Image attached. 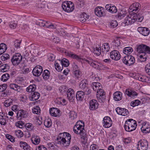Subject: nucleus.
I'll list each match as a JSON object with an SVG mask.
<instances>
[{
  "mask_svg": "<svg viewBox=\"0 0 150 150\" xmlns=\"http://www.w3.org/2000/svg\"><path fill=\"white\" fill-rule=\"evenodd\" d=\"M146 54H141L139 56V59L140 62H143L146 61Z\"/></svg>",
  "mask_w": 150,
  "mask_h": 150,
  "instance_id": "46",
  "label": "nucleus"
},
{
  "mask_svg": "<svg viewBox=\"0 0 150 150\" xmlns=\"http://www.w3.org/2000/svg\"><path fill=\"white\" fill-rule=\"evenodd\" d=\"M91 86L93 90L97 92L102 88L101 84L98 82L93 83Z\"/></svg>",
  "mask_w": 150,
  "mask_h": 150,
  "instance_id": "32",
  "label": "nucleus"
},
{
  "mask_svg": "<svg viewBox=\"0 0 150 150\" xmlns=\"http://www.w3.org/2000/svg\"><path fill=\"white\" fill-rule=\"evenodd\" d=\"M85 92L81 91H77L76 94V98L78 101H82L84 98Z\"/></svg>",
  "mask_w": 150,
  "mask_h": 150,
  "instance_id": "25",
  "label": "nucleus"
},
{
  "mask_svg": "<svg viewBox=\"0 0 150 150\" xmlns=\"http://www.w3.org/2000/svg\"><path fill=\"white\" fill-rule=\"evenodd\" d=\"M138 18L139 21L141 22L143 20V17L142 16L140 17L139 15L138 16L136 13H134V15L133 14L131 13L129 15L127 16L124 20V22L126 25H128L134 23Z\"/></svg>",
  "mask_w": 150,
  "mask_h": 150,
  "instance_id": "3",
  "label": "nucleus"
},
{
  "mask_svg": "<svg viewBox=\"0 0 150 150\" xmlns=\"http://www.w3.org/2000/svg\"><path fill=\"white\" fill-rule=\"evenodd\" d=\"M112 125V122H103V126L105 128H108L110 127Z\"/></svg>",
  "mask_w": 150,
  "mask_h": 150,
  "instance_id": "63",
  "label": "nucleus"
},
{
  "mask_svg": "<svg viewBox=\"0 0 150 150\" xmlns=\"http://www.w3.org/2000/svg\"><path fill=\"white\" fill-rule=\"evenodd\" d=\"M32 112L35 114H39L40 112V109L38 106H36L32 110Z\"/></svg>",
  "mask_w": 150,
  "mask_h": 150,
  "instance_id": "45",
  "label": "nucleus"
},
{
  "mask_svg": "<svg viewBox=\"0 0 150 150\" xmlns=\"http://www.w3.org/2000/svg\"><path fill=\"white\" fill-rule=\"evenodd\" d=\"M145 69L146 72L150 76V63L146 65Z\"/></svg>",
  "mask_w": 150,
  "mask_h": 150,
  "instance_id": "60",
  "label": "nucleus"
},
{
  "mask_svg": "<svg viewBox=\"0 0 150 150\" xmlns=\"http://www.w3.org/2000/svg\"><path fill=\"white\" fill-rule=\"evenodd\" d=\"M126 16V13H124L123 11H121L120 12L118 13L117 17L119 19H121Z\"/></svg>",
  "mask_w": 150,
  "mask_h": 150,
  "instance_id": "59",
  "label": "nucleus"
},
{
  "mask_svg": "<svg viewBox=\"0 0 150 150\" xmlns=\"http://www.w3.org/2000/svg\"><path fill=\"white\" fill-rule=\"evenodd\" d=\"M65 53L66 55L69 57L78 61H80L81 60V58L80 57L70 51H66L65 52Z\"/></svg>",
  "mask_w": 150,
  "mask_h": 150,
  "instance_id": "27",
  "label": "nucleus"
},
{
  "mask_svg": "<svg viewBox=\"0 0 150 150\" xmlns=\"http://www.w3.org/2000/svg\"><path fill=\"white\" fill-rule=\"evenodd\" d=\"M12 103L11 99H8L5 100L4 102V105L5 107H8L10 106Z\"/></svg>",
  "mask_w": 150,
  "mask_h": 150,
  "instance_id": "56",
  "label": "nucleus"
},
{
  "mask_svg": "<svg viewBox=\"0 0 150 150\" xmlns=\"http://www.w3.org/2000/svg\"><path fill=\"white\" fill-rule=\"evenodd\" d=\"M9 69V66L6 64H3L0 67V71L2 72L7 71Z\"/></svg>",
  "mask_w": 150,
  "mask_h": 150,
  "instance_id": "41",
  "label": "nucleus"
},
{
  "mask_svg": "<svg viewBox=\"0 0 150 150\" xmlns=\"http://www.w3.org/2000/svg\"><path fill=\"white\" fill-rule=\"evenodd\" d=\"M148 123L146 122L141 128L142 132L144 133H147L150 132V125L148 124Z\"/></svg>",
  "mask_w": 150,
  "mask_h": 150,
  "instance_id": "26",
  "label": "nucleus"
},
{
  "mask_svg": "<svg viewBox=\"0 0 150 150\" xmlns=\"http://www.w3.org/2000/svg\"><path fill=\"white\" fill-rule=\"evenodd\" d=\"M15 134L18 138H21L23 136L22 132L19 130H16L15 132Z\"/></svg>",
  "mask_w": 150,
  "mask_h": 150,
  "instance_id": "50",
  "label": "nucleus"
},
{
  "mask_svg": "<svg viewBox=\"0 0 150 150\" xmlns=\"http://www.w3.org/2000/svg\"><path fill=\"white\" fill-rule=\"evenodd\" d=\"M137 30L141 34L144 36L148 35L150 32L149 29L145 27H138L137 28Z\"/></svg>",
  "mask_w": 150,
  "mask_h": 150,
  "instance_id": "20",
  "label": "nucleus"
},
{
  "mask_svg": "<svg viewBox=\"0 0 150 150\" xmlns=\"http://www.w3.org/2000/svg\"><path fill=\"white\" fill-rule=\"evenodd\" d=\"M9 77V75L8 74L6 73L2 75L1 77V79L2 81H6L8 79Z\"/></svg>",
  "mask_w": 150,
  "mask_h": 150,
  "instance_id": "47",
  "label": "nucleus"
},
{
  "mask_svg": "<svg viewBox=\"0 0 150 150\" xmlns=\"http://www.w3.org/2000/svg\"><path fill=\"white\" fill-rule=\"evenodd\" d=\"M102 49L103 52H108L110 50V47L109 44L108 43H104L102 46Z\"/></svg>",
  "mask_w": 150,
  "mask_h": 150,
  "instance_id": "40",
  "label": "nucleus"
},
{
  "mask_svg": "<svg viewBox=\"0 0 150 150\" xmlns=\"http://www.w3.org/2000/svg\"><path fill=\"white\" fill-rule=\"evenodd\" d=\"M137 51L139 53L143 54H150V47L145 45H140L138 46Z\"/></svg>",
  "mask_w": 150,
  "mask_h": 150,
  "instance_id": "6",
  "label": "nucleus"
},
{
  "mask_svg": "<svg viewBox=\"0 0 150 150\" xmlns=\"http://www.w3.org/2000/svg\"><path fill=\"white\" fill-rule=\"evenodd\" d=\"M81 124L80 122H76L74 127L73 131L76 134H80L82 143L86 144L87 142V138L84 129V122H81Z\"/></svg>",
  "mask_w": 150,
  "mask_h": 150,
  "instance_id": "1",
  "label": "nucleus"
},
{
  "mask_svg": "<svg viewBox=\"0 0 150 150\" xmlns=\"http://www.w3.org/2000/svg\"><path fill=\"white\" fill-rule=\"evenodd\" d=\"M95 14L98 17L104 16H105V9L101 7H97L94 10Z\"/></svg>",
  "mask_w": 150,
  "mask_h": 150,
  "instance_id": "13",
  "label": "nucleus"
},
{
  "mask_svg": "<svg viewBox=\"0 0 150 150\" xmlns=\"http://www.w3.org/2000/svg\"><path fill=\"white\" fill-rule=\"evenodd\" d=\"M117 23L116 21L113 20L111 21L109 25L110 28H114L116 27L117 26Z\"/></svg>",
  "mask_w": 150,
  "mask_h": 150,
  "instance_id": "48",
  "label": "nucleus"
},
{
  "mask_svg": "<svg viewBox=\"0 0 150 150\" xmlns=\"http://www.w3.org/2000/svg\"><path fill=\"white\" fill-rule=\"evenodd\" d=\"M74 74L76 77L78 79L81 76V72L79 70H76L74 71Z\"/></svg>",
  "mask_w": 150,
  "mask_h": 150,
  "instance_id": "57",
  "label": "nucleus"
},
{
  "mask_svg": "<svg viewBox=\"0 0 150 150\" xmlns=\"http://www.w3.org/2000/svg\"><path fill=\"white\" fill-rule=\"evenodd\" d=\"M17 25V23L16 21H12L9 23V27L11 29H15L16 28Z\"/></svg>",
  "mask_w": 150,
  "mask_h": 150,
  "instance_id": "53",
  "label": "nucleus"
},
{
  "mask_svg": "<svg viewBox=\"0 0 150 150\" xmlns=\"http://www.w3.org/2000/svg\"><path fill=\"white\" fill-rule=\"evenodd\" d=\"M121 44L120 40L119 38H116L112 42V45L113 46L119 47Z\"/></svg>",
  "mask_w": 150,
  "mask_h": 150,
  "instance_id": "42",
  "label": "nucleus"
},
{
  "mask_svg": "<svg viewBox=\"0 0 150 150\" xmlns=\"http://www.w3.org/2000/svg\"><path fill=\"white\" fill-rule=\"evenodd\" d=\"M61 62L62 66L65 67L68 66L69 64V61L65 58L62 59L61 60Z\"/></svg>",
  "mask_w": 150,
  "mask_h": 150,
  "instance_id": "44",
  "label": "nucleus"
},
{
  "mask_svg": "<svg viewBox=\"0 0 150 150\" xmlns=\"http://www.w3.org/2000/svg\"><path fill=\"white\" fill-rule=\"evenodd\" d=\"M62 8L64 11L68 13L70 12L73 11L74 8V4L69 1H65L62 4Z\"/></svg>",
  "mask_w": 150,
  "mask_h": 150,
  "instance_id": "4",
  "label": "nucleus"
},
{
  "mask_svg": "<svg viewBox=\"0 0 150 150\" xmlns=\"http://www.w3.org/2000/svg\"><path fill=\"white\" fill-rule=\"evenodd\" d=\"M30 99L31 101H34L38 100L40 96V93L37 92H34L31 94Z\"/></svg>",
  "mask_w": 150,
  "mask_h": 150,
  "instance_id": "29",
  "label": "nucleus"
},
{
  "mask_svg": "<svg viewBox=\"0 0 150 150\" xmlns=\"http://www.w3.org/2000/svg\"><path fill=\"white\" fill-rule=\"evenodd\" d=\"M137 126V122H134L133 124L132 122L128 123L125 122L124 125V128L125 130L128 132H131L135 130Z\"/></svg>",
  "mask_w": 150,
  "mask_h": 150,
  "instance_id": "12",
  "label": "nucleus"
},
{
  "mask_svg": "<svg viewBox=\"0 0 150 150\" xmlns=\"http://www.w3.org/2000/svg\"><path fill=\"white\" fill-rule=\"evenodd\" d=\"M10 56L7 54L5 53L3 54L1 57V59L3 61L6 60L8 59H9Z\"/></svg>",
  "mask_w": 150,
  "mask_h": 150,
  "instance_id": "52",
  "label": "nucleus"
},
{
  "mask_svg": "<svg viewBox=\"0 0 150 150\" xmlns=\"http://www.w3.org/2000/svg\"><path fill=\"white\" fill-rule=\"evenodd\" d=\"M36 89V86L35 84L30 85L26 88V91L28 92H33Z\"/></svg>",
  "mask_w": 150,
  "mask_h": 150,
  "instance_id": "38",
  "label": "nucleus"
},
{
  "mask_svg": "<svg viewBox=\"0 0 150 150\" xmlns=\"http://www.w3.org/2000/svg\"><path fill=\"white\" fill-rule=\"evenodd\" d=\"M140 103V101L138 100H136L132 101L130 103V105L133 107L139 105Z\"/></svg>",
  "mask_w": 150,
  "mask_h": 150,
  "instance_id": "51",
  "label": "nucleus"
},
{
  "mask_svg": "<svg viewBox=\"0 0 150 150\" xmlns=\"http://www.w3.org/2000/svg\"><path fill=\"white\" fill-rule=\"evenodd\" d=\"M21 40H16L14 42V47L17 48H20V45L21 43Z\"/></svg>",
  "mask_w": 150,
  "mask_h": 150,
  "instance_id": "54",
  "label": "nucleus"
},
{
  "mask_svg": "<svg viewBox=\"0 0 150 150\" xmlns=\"http://www.w3.org/2000/svg\"><path fill=\"white\" fill-rule=\"evenodd\" d=\"M22 57L19 53H16L13 54L11 60V62L13 65H18L22 61Z\"/></svg>",
  "mask_w": 150,
  "mask_h": 150,
  "instance_id": "8",
  "label": "nucleus"
},
{
  "mask_svg": "<svg viewBox=\"0 0 150 150\" xmlns=\"http://www.w3.org/2000/svg\"><path fill=\"white\" fill-rule=\"evenodd\" d=\"M27 116V114L23 110H19L17 113V119L19 120H21L23 118H26Z\"/></svg>",
  "mask_w": 150,
  "mask_h": 150,
  "instance_id": "21",
  "label": "nucleus"
},
{
  "mask_svg": "<svg viewBox=\"0 0 150 150\" xmlns=\"http://www.w3.org/2000/svg\"><path fill=\"white\" fill-rule=\"evenodd\" d=\"M126 94L129 97L133 98L138 95V93L134 90L130 88H128L126 90Z\"/></svg>",
  "mask_w": 150,
  "mask_h": 150,
  "instance_id": "22",
  "label": "nucleus"
},
{
  "mask_svg": "<svg viewBox=\"0 0 150 150\" xmlns=\"http://www.w3.org/2000/svg\"><path fill=\"white\" fill-rule=\"evenodd\" d=\"M36 150H47V149L42 145H40L36 148Z\"/></svg>",
  "mask_w": 150,
  "mask_h": 150,
  "instance_id": "64",
  "label": "nucleus"
},
{
  "mask_svg": "<svg viewBox=\"0 0 150 150\" xmlns=\"http://www.w3.org/2000/svg\"><path fill=\"white\" fill-rule=\"evenodd\" d=\"M86 61L90 65L96 69H102V67L99 65V63L92 59L86 60Z\"/></svg>",
  "mask_w": 150,
  "mask_h": 150,
  "instance_id": "17",
  "label": "nucleus"
},
{
  "mask_svg": "<svg viewBox=\"0 0 150 150\" xmlns=\"http://www.w3.org/2000/svg\"><path fill=\"white\" fill-rule=\"evenodd\" d=\"M148 146L147 140L141 139L138 142L137 148V150H147Z\"/></svg>",
  "mask_w": 150,
  "mask_h": 150,
  "instance_id": "9",
  "label": "nucleus"
},
{
  "mask_svg": "<svg viewBox=\"0 0 150 150\" xmlns=\"http://www.w3.org/2000/svg\"><path fill=\"white\" fill-rule=\"evenodd\" d=\"M19 145L21 148L24 150H30V147L25 142H20Z\"/></svg>",
  "mask_w": 150,
  "mask_h": 150,
  "instance_id": "34",
  "label": "nucleus"
},
{
  "mask_svg": "<svg viewBox=\"0 0 150 150\" xmlns=\"http://www.w3.org/2000/svg\"><path fill=\"white\" fill-rule=\"evenodd\" d=\"M132 48L130 47H127L124 48L123 52L126 54H130L133 52Z\"/></svg>",
  "mask_w": 150,
  "mask_h": 150,
  "instance_id": "36",
  "label": "nucleus"
},
{
  "mask_svg": "<svg viewBox=\"0 0 150 150\" xmlns=\"http://www.w3.org/2000/svg\"><path fill=\"white\" fill-rule=\"evenodd\" d=\"M46 22V21L40 20L39 21L37 22V24L40 26L44 27L45 26V23Z\"/></svg>",
  "mask_w": 150,
  "mask_h": 150,
  "instance_id": "61",
  "label": "nucleus"
},
{
  "mask_svg": "<svg viewBox=\"0 0 150 150\" xmlns=\"http://www.w3.org/2000/svg\"><path fill=\"white\" fill-rule=\"evenodd\" d=\"M89 108L91 110H96L98 107L99 105L97 101L95 99L91 100L89 102Z\"/></svg>",
  "mask_w": 150,
  "mask_h": 150,
  "instance_id": "18",
  "label": "nucleus"
},
{
  "mask_svg": "<svg viewBox=\"0 0 150 150\" xmlns=\"http://www.w3.org/2000/svg\"><path fill=\"white\" fill-rule=\"evenodd\" d=\"M106 10L111 13H115L117 11L116 7L112 4H107L105 6Z\"/></svg>",
  "mask_w": 150,
  "mask_h": 150,
  "instance_id": "24",
  "label": "nucleus"
},
{
  "mask_svg": "<svg viewBox=\"0 0 150 150\" xmlns=\"http://www.w3.org/2000/svg\"><path fill=\"white\" fill-rule=\"evenodd\" d=\"M9 87L10 88L19 92L21 90V86L14 83L10 84Z\"/></svg>",
  "mask_w": 150,
  "mask_h": 150,
  "instance_id": "35",
  "label": "nucleus"
},
{
  "mask_svg": "<svg viewBox=\"0 0 150 150\" xmlns=\"http://www.w3.org/2000/svg\"><path fill=\"white\" fill-rule=\"evenodd\" d=\"M93 53L95 54L97 56L100 54L101 53V48L100 46H98V47H96L94 49Z\"/></svg>",
  "mask_w": 150,
  "mask_h": 150,
  "instance_id": "43",
  "label": "nucleus"
},
{
  "mask_svg": "<svg viewBox=\"0 0 150 150\" xmlns=\"http://www.w3.org/2000/svg\"><path fill=\"white\" fill-rule=\"evenodd\" d=\"M69 114V118L71 120H74L76 117V114L74 111H70Z\"/></svg>",
  "mask_w": 150,
  "mask_h": 150,
  "instance_id": "49",
  "label": "nucleus"
},
{
  "mask_svg": "<svg viewBox=\"0 0 150 150\" xmlns=\"http://www.w3.org/2000/svg\"><path fill=\"white\" fill-rule=\"evenodd\" d=\"M67 95L68 99L72 101L75 98L74 90L71 88L68 89L67 91Z\"/></svg>",
  "mask_w": 150,
  "mask_h": 150,
  "instance_id": "16",
  "label": "nucleus"
},
{
  "mask_svg": "<svg viewBox=\"0 0 150 150\" xmlns=\"http://www.w3.org/2000/svg\"><path fill=\"white\" fill-rule=\"evenodd\" d=\"M5 136L7 139L11 142H15V138L9 134H6L5 135Z\"/></svg>",
  "mask_w": 150,
  "mask_h": 150,
  "instance_id": "55",
  "label": "nucleus"
},
{
  "mask_svg": "<svg viewBox=\"0 0 150 150\" xmlns=\"http://www.w3.org/2000/svg\"><path fill=\"white\" fill-rule=\"evenodd\" d=\"M25 127L27 128V129L29 130H30L33 128V126L32 124L30 122H28L25 124Z\"/></svg>",
  "mask_w": 150,
  "mask_h": 150,
  "instance_id": "58",
  "label": "nucleus"
},
{
  "mask_svg": "<svg viewBox=\"0 0 150 150\" xmlns=\"http://www.w3.org/2000/svg\"><path fill=\"white\" fill-rule=\"evenodd\" d=\"M87 81L86 79H83L80 81L79 83V86L83 91L85 92L86 95H88L91 93V90L88 87V84L87 83Z\"/></svg>",
  "mask_w": 150,
  "mask_h": 150,
  "instance_id": "5",
  "label": "nucleus"
},
{
  "mask_svg": "<svg viewBox=\"0 0 150 150\" xmlns=\"http://www.w3.org/2000/svg\"><path fill=\"white\" fill-rule=\"evenodd\" d=\"M115 110L118 114L123 116L127 115L129 113L128 110L125 108L117 107Z\"/></svg>",
  "mask_w": 150,
  "mask_h": 150,
  "instance_id": "19",
  "label": "nucleus"
},
{
  "mask_svg": "<svg viewBox=\"0 0 150 150\" xmlns=\"http://www.w3.org/2000/svg\"><path fill=\"white\" fill-rule=\"evenodd\" d=\"M54 66L56 70L58 71H60L62 70L63 66L61 64V60L59 59L55 61Z\"/></svg>",
  "mask_w": 150,
  "mask_h": 150,
  "instance_id": "30",
  "label": "nucleus"
},
{
  "mask_svg": "<svg viewBox=\"0 0 150 150\" xmlns=\"http://www.w3.org/2000/svg\"><path fill=\"white\" fill-rule=\"evenodd\" d=\"M50 76V71L47 69L44 70L42 73V76L45 80H47L49 79Z\"/></svg>",
  "mask_w": 150,
  "mask_h": 150,
  "instance_id": "33",
  "label": "nucleus"
},
{
  "mask_svg": "<svg viewBox=\"0 0 150 150\" xmlns=\"http://www.w3.org/2000/svg\"><path fill=\"white\" fill-rule=\"evenodd\" d=\"M97 97L98 101L100 103L103 102L105 99V93L102 89H99L97 92Z\"/></svg>",
  "mask_w": 150,
  "mask_h": 150,
  "instance_id": "11",
  "label": "nucleus"
},
{
  "mask_svg": "<svg viewBox=\"0 0 150 150\" xmlns=\"http://www.w3.org/2000/svg\"><path fill=\"white\" fill-rule=\"evenodd\" d=\"M110 58L115 60H119L120 58V55L119 52L116 50H114L111 52L110 53Z\"/></svg>",
  "mask_w": 150,
  "mask_h": 150,
  "instance_id": "15",
  "label": "nucleus"
},
{
  "mask_svg": "<svg viewBox=\"0 0 150 150\" xmlns=\"http://www.w3.org/2000/svg\"><path fill=\"white\" fill-rule=\"evenodd\" d=\"M141 7V5L139 3L135 2L132 4L129 7V12L131 13L132 14L134 15V13H136L140 10Z\"/></svg>",
  "mask_w": 150,
  "mask_h": 150,
  "instance_id": "10",
  "label": "nucleus"
},
{
  "mask_svg": "<svg viewBox=\"0 0 150 150\" xmlns=\"http://www.w3.org/2000/svg\"><path fill=\"white\" fill-rule=\"evenodd\" d=\"M7 49L6 45L4 43L0 44V55L4 53Z\"/></svg>",
  "mask_w": 150,
  "mask_h": 150,
  "instance_id": "39",
  "label": "nucleus"
},
{
  "mask_svg": "<svg viewBox=\"0 0 150 150\" xmlns=\"http://www.w3.org/2000/svg\"><path fill=\"white\" fill-rule=\"evenodd\" d=\"M114 99L116 101L121 100L122 98V93L119 91H117L114 93L113 94Z\"/></svg>",
  "mask_w": 150,
  "mask_h": 150,
  "instance_id": "31",
  "label": "nucleus"
},
{
  "mask_svg": "<svg viewBox=\"0 0 150 150\" xmlns=\"http://www.w3.org/2000/svg\"><path fill=\"white\" fill-rule=\"evenodd\" d=\"M98 146L94 144H91L90 146V150H98Z\"/></svg>",
  "mask_w": 150,
  "mask_h": 150,
  "instance_id": "62",
  "label": "nucleus"
},
{
  "mask_svg": "<svg viewBox=\"0 0 150 150\" xmlns=\"http://www.w3.org/2000/svg\"><path fill=\"white\" fill-rule=\"evenodd\" d=\"M43 71L42 67L40 65L36 66L33 69L32 72L34 76H39L42 73Z\"/></svg>",
  "mask_w": 150,
  "mask_h": 150,
  "instance_id": "14",
  "label": "nucleus"
},
{
  "mask_svg": "<svg viewBox=\"0 0 150 150\" xmlns=\"http://www.w3.org/2000/svg\"><path fill=\"white\" fill-rule=\"evenodd\" d=\"M71 139V135L69 133L67 132L60 133L57 138L58 144L64 146L67 148L69 146Z\"/></svg>",
  "mask_w": 150,
  "mask_h": 150,
  "instance_id": "2",
  "label": "nucleus"
},
{
  "mask_svg": "<svg viewBox=\"0 0 150 150\" xmlns=\"http://www.w3.org/2000/svg\"><path fill=\"white\" fill-rule=\"evenodd\" d=\"M123 62L126 65L129 66L133 64L135 62L134 57L131 55H126L122 59Z\"/></svg>",
  "mask_w": 150,
  "mask_h": 150,
  "instance_id": "7",
  "label": "nucleus"
},
{
  "mask_svg": "<svg viewBox=\"0 0 150 150\" xmlns=\"http://www.w3.org/2000/svg\"><path fill=\"white\" fill-rule=\"evenodd\" d=\"M89 18V16L87 15L85 13H83L81 15L79 20L82 22H85Z\"/></svg>",
  "mask_w": 150,
  "mask_h": 150,
  "instance_id": "37",
  "label": "nucleus"
},
{
  "mask_svg": "<svg viewBox=\"0 0 150 150\" xmlns=\"http://www.w3.org/2000/svg\"><path fill=\"white\" fill-rule=\"evenodd\" d=\"M50 112L51 115L57 117L59 116L60 114V110L57 108H52L50 110Z\"/></svg>",
  "mask_w": 150,
  "mask_h": 150,
  "instance_id": "23",
  "label": "nucleus"
},
{
  "mask_svg": "<svg viewBox=\"0 0 150 150\" xmlns=\"http://www.w3.org/2000/svg\"><path fill=\"white\" fill-rule=\"evenodd\" d=\"M31 140L32 143L33 144L36 145L39 144L40 142V137L35 134L32 135Z\"/></svg>",
  "mask_w": 150,
  "mask_h": 150,
  "instance_id": "28",
  "label": "nucleus"
}]
</instances>
